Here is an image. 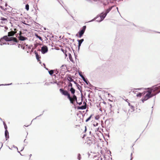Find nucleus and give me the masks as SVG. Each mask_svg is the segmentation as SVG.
<instances>
[{"instance_id": "2", "label": "nucleus", "mask_w": 160, "mask_h": 160, "mask_svg": "<svg viewBox=\"0 0 160 160\" xmlns=\"http://www.w3.org/2000/svg\"><path fill=\"white\" fill-rule=\"evenodd\" d=\"M151 95H154L153 96H155L157 94L160 92V86L158 87H153L151 88L149 90Z\"/></svg>"}, {"instance_id": "14", "label": "nucleus", "mask_w": 160, "mask_h": 160, "mask_svg": "<svg viewBox=\"0 0 160 160\" xmlns=\"http://www.w3.org/2000/svg\"><path fill=\"white\" fill-rule=\"evenodd\" d=\"M10 40V41H12L15 42H18V41L15 38L11 37Z\"/></svg>"}, {"instance_id": "4", "label": "nucleus", "mask_w": 160, "mask_h": 160, "mask_svg": "<svg viewBox=\"0 0 160 160\" xmlns=\"http://www.w3.org/2000/svg\"><path fill=\"white\" fill-rule=\"evenodd\" d=\"M144 92H145V93H146V94L142 100L143 102L153 96L154 95H152L149 90L144 91Z\"/></svg>"}, {"instance_id": "29", "label": "nucleus", "mask_w": 160, "mask_h": 160, "mask_svg": "<svg viewBox=\"0 0 160 160\" xmlns=\"http://www.w3.org/2000/svg\"><path fill=\"white\" fill-rule=\"evenodd\" d=\"M1 20L2 21L7 20V19L4 18H2Z\"/></svg>"}, {"instance_id": "43", "label": "nucleus", "mask_w": 160, "mask_h": 160, "mask_svg": "<svg viewBox=\"0 0 160 160\" xmlns=\"http://www.w3.org/2000/svg\"><path fill=\"white\" fill-rule=\"evenodd\" d=\"M66 56H67V55L66 54Z\"/></svg>"}, {"instance_id": "6", "label": "nucleus", "mask_w": 160, "mask_h": 160, "mask_svg": "<svg viewBox=\"0 0 160 160\" xmlns=\"http://www.w3.org/2000/svg\"><path fill=\"white\" fill-rule=\"evenodd\" d=\"M48 51V49L46 46H43L41 48L42 52L44 54L47 52Z\"/></svg>"}, {"instance_id": "8", "label": "nucleus", "mask_w": 160, "mask_h": 160, "mask_svg": "<svg viewBox=\"0 0 160 160\" xmlns=\"http://www.w3.org/2000/svg\"><path fill=\"white\" fill-rule=\"evenodd\" d=\"M92 138H91L88 137L87 138L86 142L87 144L89 145H91L92 143Z\"/></svg>"}, {"instance_id": "17", "label": "nucleus", "mask_w": 160, "mask_h": 160, "mask_svg": "<svg viewBox=\"0 0 160 160\" xmlns=\"http://www.w3.org/2000/svg\"><path fill=\"white\" fill-rule=\"evenodd\" d=\"M145 94V92H144L142 93H139L138 94H137V97H141L142 95H144Z\"/></svg>"}, {"instance_id": "33", "label": "nucleus", "mask_w": 160, "mask_h": 160, "mask_svg": "<svg viewBox=\"0 0 160 160\" xmlns=\"http://www.w3.org/2000/svg\"><path fill=\"white\" fill-rule=\"evenodd\" d=\"M21 34H22V32L21 31H20V33L19 34V36H22L21 35Z\"/></svg>"}, {"instance_id": "25", "label": "nucleus", "mask_w": 160, "mask_h": 160, "mask_svg": "<svg viewBox=\"0 0 160 160\" xmlns=\"http://www.w3.org/2000/svg\"><path fill=\"white\" fill-rule=\"evenodd\" d=\"M72 83L71 82H69L68 83V87H71V88H72Z\"/></svg>"}, {"instance_id": "31", "label": "nucleus", "mask_w": 160, "mask_h": 160, "mask_svg": "<svg viewBox=\"0 0 160 160\" xmlns=\"http://www.w3.org/2000/svg\"><path fill=\"white\" fill-rule=\"evenodd\" d=\"M21 47L23 49H24V47L23 46V45H22V44H21Z\"/></svg>"}, {"instance_id": "37", "label": "nucleus", "mask_w": 160, "mask_h": 160, "mask_svg": "<svg viewBox=\"0 0 160 160\" xmlns=\"http://www.w3.org/2000/svg\"><path fill=\"white\" fill-rule=\"evenodd\" d=\"M141 89H143V88H138V89H138V90H141Z\"/></svg>"}, {"instance_id": "24", "label": "nucleus", "mask_w": 160, "mask_h": 160, "mask_svg": "<svg viewBox=\"0 0 160 160\" xmlns=\"http://www.w3.org/2000/svg\"><path fill=\"white\" fill-rule=\"evenodd\" d=\"M83 41H84V40L83 39H81L80 40H78L79 43H80L81 44L82 43V42Z\"/></svg>"}, {"instance_id": "18", "label": "nucleus", "mask_w": 160, "mask_h": 160, "mask_svg": "<svg viewBox=\"0 0 160 160\" xmlns=\"http://www.w3.org/2000/svg\"><path fill=\"white\" fill-rule=\"evenodd\" d=\"M35 54H36V58L37 59L38 61H40V57H39L38 53L37 52H35Z\"/></svg>"}, {"instance_id": "39", "label": "nucleus", "mask_w": 160, "mask_h": 160, "mask_svg": "<svg viewBox=\"0 0 160 160\" xmlns=\"http://www.w3.org/2000/svg\"><path fill=\"white\" fill-rule=\"evenodd\" d=\"M62 51L64 53V50H63V49H62Z\"/></svg>"}, {"instance_id": "22", "label": "nucleus", "mask_w": 160, "mask_h": 160, "mask_svg": "<svg viewBox=\"0 0 160 160\" xmlns=\"http://www.w3.org/2000/svg\"><path fill=\"white\" fill-rule=\"evenodd\" d=\"M49 74L51 75H52L53 74V70H51L48 71Z\"/></svg>"}, {"instance_id": "16", "label": "nucleus", "mask_w": 160, "mask_h": 160, "mask_svg": "<svg viewBox=\"0 0 160 160\" xmlns=\"http://www.w3.org/2000/svg\"><path fill=\"white\" fill-rule=\"evenodd\" d=\"M18 38L19 40L21 41H24L27 39V38L24 37L22 36H19Z\"/></svg>"}, {"instance_id": "10", "label": "nucleus", "mask_w": 160, "mask_h": 160, "mask_svg": "<svg viewBox=\"0 0 160 160\" xmlns=\"http://www.w3.org/2000/svg\"><path fill=\"white\" fill-rule=\"evenodd\" d=\"M107 15V14L105 12L104 13H102L100 15V17L101 18V20L100 21H102L103 20Z\"/></svg>"}, {"instance_id": "7", "label": "nucleus", "mask_w": 160, "mask_h": 160, "mask_svg": "<svg viewBox=\"0 0 160 160\" xmlns=\"http://www.w3.org/2000/svg\"><path fill=\"white\" fill-rule=\"evenodd\" d=\"M10 38H8V36H4L3 38H1L0 40V42L2 41L3 39H4L6 41H10Z\"/></svg>"}, {"instance_id": "40", "label": "nucleus", "mask_w": 160, "mask_h": 160, "mask_svg": "<svg viewBox=\"0 0 160 160\" xmlns=\"http://www.w3.org/2000/svg\"><path fill=\"white\" fill-rule=\"evenodd\" d=\"M16 30V29H15L14 30L15 31Z\"/></svg>"}, {"instance_id": "23", "label": "nucleus", "mask_w": 160, "mask_h": 160, "mask_svg": "<svg viewBox=\"0 0 160 160\" xmlns=\"http://www.w3.org/2000/svg\"><path fill=\"white\" fill-rule=\"evenodd\" d=\"M53 73H55V74H57L58 73V71L57 69L53 70Z\"/></svg>"}, {"instance_id": "26", "label": "nucleus", "mask_w": 160, "mask_h": 160, "mask_svg": "<svg viewBox=\"0 0 160 160\" xmlns=\"http://www.w3.org/2000/svg\"><path fill=\"white\" fill-rule=\"evenodd\" d=\"M92 117V115H91L89 118H88L86 120V122H88V121H89L90 119H91V117Z\"/></svg>"}, {"instance_id": "34", "label": "nucleus", "mask_w": 160, "mask_h": 160, "mask_svg": "<svg viewBox=\"0 0 160 160\" xmlns=\"http://www.w3.org/2000/svg\"><path fill=\"white\" fill-rule=\"evenodd\" d=\"M85 132H86V131H87V128H86V126H85Z\"/></svg>"}, {"instance_id": "1", "label": "nucleus", "mask_w": 160, "mask_h": 160, "mask_svg": "<svg viewBox=\"0 0 160 160\" xmlns=\"http://www.w3.org/2000/svg\"><path fill=\"white\" fill-rule=\"evenodd\" d=\"M59 91L62 95L67 97L68 98L69 100L70 103L72 104H74L75 101L79 105L82 104V98L81 102H80L77 101V96L75 95V90L73 88H72L70 90L71 94L72 95V97L71 96L70 93L67 91L64 90L62 88H60L59 89Z\"/></svg>"}, {"instance_id": "27", "label": "nucleus", "mask_w": 160, "mask_h": 160, "mask_svg": "<svg viewBox=\"0 0 160 160\" xmlns=\"http://www.w3.org/2000/svg\"><path fill=\"white\" fill-rule=\"evenodd\" d=\"M4 128L5 129V130H7V125H6V124H5V123L4 122Z\"/></svg>"}, {"instance_id": "32", "label": "nucleus", "mask_w": 160, "mask_h": 160, "mask_svg": "<svg viewBox=\"0 0 160 160\" xmlns=\"http://www.w3.org/2000/svg\"><path fill=\"white\" fill-rule=\"evenodd\" d=\"M132 153L131 154V159H130V160H132Z\"/></svg>"}, {"instance_id": "38", "label": "nucleus", "mask_w": 160, "mask_h": 160, "mask_svg": "<svg viewBox=\"0 0 160 160\" xmlns=\"http://www.w3.org/2000/svg\"><path fill=\"white\" fill-rule=\"evenodd\" d=\"M33 49H34V48H32V51H33Z\"/></svg>"}, {"instance_id": "36", "label": "nucleus", "mask_w": 160, "mask_h": 160, "mask_svg": "<svg viewBox=\"0 0 160 160\" xmlns=\"http://www.w3.org/2000/svg\"><path fill=\"white\" fill-rule=\"evenodd\" d=\"M61 67L63 68V67H66V66L65 65H62Z\"/></svg>"}, {"instance_id": "28", "label": "nucleus", "mask_w": 160, "mask_h": 160, "mask_svg": "<svg viewBox=\"0 0 160 160\" xmlns=\"http://www.w3.org/2000/svg\"><path fill=\"white\" fill-rule=\"evenodd\" d=\"M78 158L79 160L81 159V155L80 154H78Z\"/></svg>"}, {"instance_id": "41", "label": "nucleus", "mask_w": 160, "mask_h": 160, "mask_svg": "<svg viewBox=\"0 0 160 160\" xmlns=\"http://www.w3.org/2000/svg\"><path fill=\"white\" fill-rule=\"evenodd\" d=\"M53 76H55V74H54V75H53Z\"/></svg>"}, {"instance_id": "19", "label": "nucleus", "mask_w": 160, "mask_h": 160, "mask_svg": "<svg viewBox=\"0 0 160 160\" xmlns=\"http://www.w3.org/2000/svg\"><path fill=\"white\" fill-rule=\"evenodd\" d=\"M112 8V7L109 8L108 9L106 10L105 13H106V14H107V13H108L110 12V11L111 10Z\"/></svg>"}, {"instance_id": "35", "label": "nucleus", "mask_w": 160, "mask_h": 160, "mask_svg": "<svg viewBox=\"0 0 160 160\" xmlns=\"http://www.w3.org/2000/svg\"><path fill=\"white\" fill-rule=\"evenodd\" d=\"M81 44L78 43V48H79L81 46Z\"/></svg>"}, {"instance_id": "12", "label": "nucleus", "mask_w": 160, "mask_h": 160, "mask_svg": "<svg viewBox=\"0 0 160 160\" xmlns=\"http://www.w3.org/2000/svg\"><path fill=\"white\" fill-rule=\"evenodd\" d=\"M85 105L83 106H82L80 107H78L77 109H85L86 108L87 106H86V103L85 102Z\"/></svg>"}, {"instance_id": "20", "label": "nucleus", "mask_w": 160, "mask_h": 160, "mask_svg": "<svg viewBox=\"0 0 160 160\" xmlns=\"http://www.w3.org/2000/svg\"><path fill=\"white\" fill-rule=\"evenodd\" d=\"M25 8L27 11H28L29 10V5L28 4H27L26 5Z\"/></svg>"}, {"instance_id": "3", "label": "nucleus", "mask_w": 160, "mask_h": 160, "mask_svg": "<svg viewBox=\"0 0 160 160\" xmlns=\"http://www.w3.org/2000/svg\"><path fill=\"white\" fill-rule=\"evenodd\" d=\"M151 95H154L153 96H155L157 94L160 92V86L158 87H153L151 88L149 90Z\"/></svg>"}, {"instance_id": "21", "label": "nucleus", "mask_w": 160, "mask_h": 160, "mask_svg": "<svg viewBox=\"0 0 160 160\" xmlns=\"http://www.w3.org/2000/svg\"><path fill=\"white\" fill-rule=\"evenodd\" d=\"M35 36H36V37L38 38L40 40H41V41H42V37L39 36L37 34H35Z\"/></svg>"}, {"instance_id": "9", "label": "nucleus", "mask_w": 160, "mask_h": 160, "mask_svg": "<svg viewBox=\"0 0 160 160\" xmlns=\"http://www.w3.org/2000/svg\"><path fill=\"white\" fill-rule=\"evenodd\" d=\"M67 79L69 82H73L75 83H76L75 81H74L73 79L71 78L70 75H67Z\"/></svg>"}, {"instance_id": "15", "label": "nucleus", "mask_w": 160, "mask_h": 160, "mask_svg": "<svg viewBox=\"0 0 160 160\" xmlns=\"http://www.w3.org/2000/svg\"><path fill=\"white\" fill-rule=\"evenodd\" d=\"M79 74L80 76L82 78V79L83 80L84 82H85L87 84H88V81H87V80L83 76V75L80 73H79Z\"/></svg>"}, {"instance_id": "30", "label": "nucleus", "mask_w": 160, "mask_h": 160, "mask_svg": "<svg viewBox=\"0 0 160 160\" xmlns=\"http://www.w3.org/2000/svg\"><path fill=\"white\" fill-rule=\"evenodd\" d=\"M32 45H31V46H29L28 47V49H31V47H32Z\"/></svg>"}, {"instance_id": "13", "label": "nucleus", "mask_w": 160, "mask_h": 160, "mask_svg": "<svg viewBox=\"0 0 160 160\" xmlns=\"http://www.w3.org/2000/svg\"><path fill=\"white\" fill-rule=\"evenodd\" d=\"M5 136L6 140L9 138V133L7 130H5Z\"/></svg>"}, {"instance_id": "5", "label": "nucleus", "mask_w": 160, "mask_h": 160, "mask_svg": "<svg viewBox=\"0 0 160 160\" xmlns=\"http://www.w3.org/2000/svg\"><path fill=\"white\" fill-rule=\"evenodd\" d=\"M86 28V26H83L82 28V29L78 32L79 37L80 38L82 36L85 32Z\"/></svg>"}, {"instance_id": "42", "label": "nucleus", "mask_w": 160, "mask_h": 160, "mask_svg": "<svg viewBox=\"0 0 160 160\" xmlns=\"http://www.w3.org/2000/svg\"><path fill=\"white\" fill-rule=\"evenodd\" d=\"M130 104L129 103V105H130Z\"/></svg>"}, {"instance_id": "11", "label": "nucleus", "mask_w": 160, "mask_h": 160, "mask_svg": "<svg viewBox=\"0 0 160 160\" xmlns=\"http://www.w3.org/2000/svg\"><path fill=\"white\" fill-rule=\"evenodd\" d=\"M16 32V31H11L8 32V37L13 36Z\"/></svg>"}]
</instances>
